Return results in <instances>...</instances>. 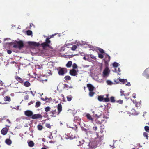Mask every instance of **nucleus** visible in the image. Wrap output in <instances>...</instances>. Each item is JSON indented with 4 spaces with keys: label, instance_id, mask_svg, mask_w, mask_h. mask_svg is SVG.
<instances>
[{
    "label": "nucleus",
    "instance_id": "46",
    "mask_svg": "<svg viewBox=\"0 0 149 149\" xmlns=\"http://www.w3.org/2000/svg\"><path fill=\"white\" fill-rule=\"evenodd\" d=\"M29 98V96L28 95H27L24 97V99L25 100H28Z\"/></svg>",
    "mask_w": 149,
    "mask_h": 149
},
{
    "label": "nucleus",
    "instance_id": "2",
    "mask_svg": "<svg viewBox=\"0 0 149 149\" xmlns=\"http://www.w3.org/2000/svg\"><path fill=\"white\" fill-rule=\"evenodd\" d=\"M62 111V106L61 104H59L57 106V111L56 109H53L51 110L49 114L51 117H55L58 115Z\"/></svg>",
    "mask_w": 149,
    "mask_h": 149
},
{
    "label": "nucleus",
    "instance_id": "49",
    "mask_svg": "<svg viewBox=\"0 0 149 149\" xmlns=\"http://www.w3.org/2000/svg\"><path fill=\"white\" fill-rule=\"evenodd\" d=\"M93 129L95 131H96L97 129V127L96 126H95L94 127H93Z\"/></svg>",
    "mask_w": 149,
    "mask_h": 149
},
{
    "label": "nucleus",
    "instance_id": "7",
    "mask_svg": "<svg viewBox=\"0 0 149 149\" xmlns=\"http://www.w3.org/2000/svg\"><path fill=\"white\" fill-rule=\"evenodd\" d=\"M33 112L30 110H28L24 112V114L25 116L31 118L33 115Z\"/></svg>",
    "mask_w": 149,
    "mask_h": 149
},
{
    "label": "nucleus",
    "instance_id": "32",
    "mask_svg": "<svg viewBox=\"0 0 149 149\" xmlns=\"http://www.w3.org/2000/svg\"><path fill=\"white\" fill-rule=\"evenodd\" d=\"M113 67L116 68L118 67V64L116 62H114L113 64Z\"/></svg>",
    "mask_w": 149,
    "mask_h": 149
},
{
    "label": "nucleus",
    "instance_id": "3",
    "mask_svg": "<svg viewBox=\"0 0 149 149\" xmlns=\"http://www.w3.org/2000/svg\"><path fill=\"white\" fill-rule=\"evenodd\" d=\"M13 47L15 48H18L21 50L24 47H27V46L24 44L23 41L20 40L19 41H16L13 43Z\"/></svg>",
    "mask_w": 149,
    "mask_h": 149
},
{
    "label": "nucleus",
    "instance_id": "34",
    "mask_svg": "<svg viewBox=\"0 0 149 149\" xmlns=\"http://www.w3.org/2000/svg\"><path fill=\"white\" fill-rule=\"evenodd\" d=\"M143 135L147 139H148V134L146 132H144L143 133Z\"/></svg>",
    "mask_w": 149,
    "mask_h": 149
},
{
    "label": "nucleus",
    "instance_id": "53",
    "mask_svg": "<svg viewBox=\"0 0 149 149\" xmlns=\"http://www.w3.org/2000/svg\"><path fill=\"white\" fill-rule=\"evenodd\" d=\"M126 85L128 86H131V84L130 82H128L126 84Z\"/></svg>",
    "mask_w": 149,
    "mask_h": 149
},
{
    "label": "nucleus",
    "instance_id": "60",
    "mask_svg": "<svg viewBox=\"0 0 149 149\" xmlns=\"http://www.w3.org/2000/svg\"><path fill=\"white\" fill-rule=\"evenodd\" d=\"M78 117H75V118H74V120H75V121H76V120H77L78 119Z\"/></svg>",
    "mask_w": 149,
    "mask_h": 149
},
{
    "label": "nucleus",
    "instance_id": "23",
    "mask_svg": "<svg viewBox=\"0 0 149 149\" xmlns=\"http://www.w3.org/2000/svg\"><path fill=\"white\" fill-rule=\"evenodd\" d=\"M72 88V86H69L68 85L65 84H64V86L63 87V88L67 89V90H68V88Z\"/></svg>",
    "mask_w": 149,
    "mask_h": 149
},
{
    "label": "nucleus",
    "instance_id": "42",
    "mask_svg": "<svg viewBox=\"0 0 149 149\" xmlns=\"http://www.w3.org/2000/svg\"><path fill=\"white\" fill-rule=\"evenodd\" d=\"M46 101L47 102H49L50 101H51L52 100V99L51 98H48L46 97Z\"/></svg>",
    "mask_w": 149,
    "mask_h": 149
},
{
    "label": "nucleus",
    "instance_id": "54",
    "mask_svg": "<svg viewBox=\"0 0 149 149\" xmlns=\"http://www.w3.org/2000/svg\"><path fill=\"white\" fill-rule=\"evenodd\" d=\"M30 93L33 96H35V94H34L33 93V91H30Z\"/></svg>",
    "mask_w": 149,
    "mask_h": 149
},
{
    "label": "nucleus",
    "instance_id": "40",
    "mask_svg": "<svg viewBox=\"0 0 149 149\" xmlns=\"http://www.w3.org/2000/svg\"><path fill=\"white\" fill-rule=\"evenodd\" d=\"M45 126L49 129H50L51 128V126L50 124L49 123H46L45 124Z\"/></svg>",
    "mask_w": 149,
    "mask_h": 149
},
{
    "label": "nucleus",
    "instance_id": "13",
    "mask_svg": "<svg viewBox=\"0 0 149 149\" xmlns=\"http://www.w3.org/2000/svg\"><path fill=\"white\" fill-rule=\"evenodd\" d=\"M109 69L108 67H106L103 71V73L104 76H106L109 73Z\"/></svg>",
    "mask_w": 149,
    "mask_h": 149
},
{
    "label": "nucleus",
    "instance_id": "12",
    "mask_svg": "<svg viewBox=\"0 0 149 149\" xmlns=\"http://www.w3.org/2000/svg\"><path fill=\"white\" fill-rule=\"evenodd\" d=\"M15 79L18 82H19L21 83H22L23 82V79L20 78V77H19L18 76H15Z\"/></svg>",
    "mask_w": 149,
    "mask_h": 149
},
{
    "label": "nucleus",
    "instance_id": "38",
    "mask_svg": "<svg viewBox=\"0 0 149 149\" xmlns=\"http://www.w3.org/2000/svg\"><path fill=\"white\" fill-rule=\"evenodd\" d=\"M26 33L28 35H30L32 34V32L31 31L28 30L26 31Z\"/></svg>",
    "mask_w": 149,
    "mask_h": 149
},
{
    "label": "nucleus",
    "instance_id": "6",
    "mask_svg": "<svg viewBox=\"0 0 149 149\" xmlns=\"http://www.w3.org/2000/svg\"><path fill=\"white\" fill-rule=\"evenodd\" d=\"M142 75L147 79L149 78V68L145 69L143 72Z\"/></svg>",
    "mask_w": 149,
    "mask_h": 149
},
{
    "label": "nucleus",
    "instance_id": "17",
    "mask_svg": "<svg viewBox=\"0 0 149 149\" xmlns=\"http://www.w3.org/2000/svg\"><path fill=\"white\" fill-rule=\"evenodd\" d=\"M68 139H72L75 138L74 135H73L72 134L71 132H70L68 135Z\"/></svg>",
    "mask_w": 149,
    "mask_h": 149
},
{
    "label": "nucleus",
    "instance_id": "31",
    "mask_svg": "<svg viewBox=\"0 0 149 149\" xmlns=\"http://www.w3.org/2000/svg\"><path fill=\"white\" fill-rule=\"evenodd\" d=\"M89 95L90 97H92L95 94V93L93 91H89Z\"/></svg>",
    "mask_w": 149,
    "mask_h": 149
},
{
    "label": "nucleus",
    "instance_id": "33",
    "mask_svg": "<svg viewBox=\"0 0 149 149\" xmlns=\"http://www.w3.org/2000/svg\"><path fill=\"white\" fill-rule=\"evenodd\" d=\"M144 129L145 131L148 132H149V127L146 126L144 127Z\"/></svg>",
    "mask_w": 149,
    "mask_h": 149
},
{
    "label": "nucleus",
    "instance_id": "44",
    "mask_svg": "<svg viewBox=\"0 0 149 149\" xmlns=\"http://www.w3.org/2000/svg\"><path fill=\"white\" fill-rule=\"evenodd\" d=\"M98 57L101 59H102L103 58L104 56L103 55L101 54H98Z\"/></svg>",
    "mask_w": 149,
    "mask_h": 149
},
{
    "label": "nucleus",
    "instance_id": "5",
    "mask_svg": "<svg viewBox=\"0 0 149 149\" xmlns=\"http://www.w3.org/2000/svg\"><path fill=\"white\" fill-rule=\"evenodd\" d=\"M58 72L60 75L63 76L67 72V69L65 68H60Z\"/></svg>",
    "mask_w": 149,
    "mask_h": 149
},
{
    "label": "nucleus",
    "instance_id": "36",
    "mask_svg": "<svg viewBox=\"0 0 149 149\" xmlns=\"http://www.w3.org/2000/svg\"><path fill=\"white\" fill-rule=\"evenodd\" d=\"M103 97L101 96L98 97V100L99 101H102L103 100Z\"/></svg>",
    "mask_w": 149,
    "mask_h": 149
},
{
    "label": "nucleus",
    "instance_id": "27",
    "mask_svg": "<svg viewBox=\"0 0 149 149\" xmlns=\"http://www.w3.org/2000/svg\"><path fill=\"white\" fill-rule=\"evenodd\" d=\"M66 97L67 99V100L68 101H71L73 98L72 96L71 95L67 96Z\"/></svg>",
    "mask_w": 149,
    "mask_h": 149
},
{
    "label": "nucleus",
    "instance_id": "18",
    "mask_svg": "<svg viewBox=\"0 0 149 149\" xmlns=\"http://www.w3.org/2000/svg\"><path fill=\"white\" fill-rule=\"evenodd\" d=\"M72 64V62L71 61H69L66 65V66L67 68L70 67Z\"/></svg>",
    "mask_w": 149,
    "mask_h": 149
},
{
    "label": "nucleus",
    "instance_id": "58",
    "mask_svg": "<svg viewBox=\"0 0 149 149\" xmlns=\"http://www.w3.org/2000/svg\"><path fill=\"white\" fill-rule=\"evenodd\" d=\"M32 25H33V24L32 23L30 24V26H29L30 28H31L32 27Z\"/></svg>",
    "mask_w": 149,
    "mask_h": 149
},
{
    "label": "nucleus",
    "instance_id": "61",
    "mask_svg": "<svg viewBox=\"0 0 149 149\" xmlns=\"http://www.w3.org/2000/svg\"><path fill=\"white\" fill-rule=\"evenodd\" d=\"M107 97H108L109 95L108 94H106L105 95Z\"/></svg>",
    "mask_w": 149,
    "mask_h": 149
},
{
    "label": "nucleus",
    "instance_id": "50",
    "mask_svg": "<svg viewBox=\"0 0 149 149\" xmlns=\"http://www.w3.org/2000/svg\"><path fill=\"white\" fill-rule=\"evenodd\" d=\"M7 53L9 54H10L12 53V51L10 50H7Z\"/></svg>",
    "mask_w": 149,
    "mask_h": 149
},
{
    "label": "nucleus",
    "instance_id": "62",
    "mask_svg": "<svg viewBox=\"0 0 149 149\" xmlns=\"http://www.w3.org/2000/svg\"><path fill=\"white\" fill-rule=\"evenodd\" d=\"M41 149H47L45 147H42Z\"/></svg>",
    "mask_w": 149,
    "mask_h": 149
},
{
    "label": "nucleus",
    "instance_id": "57",
    "mask_svg": "<svg viewBox=\"0 0 149 149\" xmlns=\"http://www.w3.org/2000/svg\"><path fill=\"white\" fill-rule=\"evenodd\" d=\"M106 54L107 56L108 57L109 60H109H110V56L109 55H108L107 54Z\"/></svg>",
    "mask_w": 149,
    "mask_h": 149
},
{
    "label": "nucleus",
    "instance_id": "20",
    "mask_svg": "<svg viewBox=\"0 0 149 149\" xmlns=\"http://www.w3.org/2000/svg\"><path fill=\"white\" fill-rule=\"evenodd\" d=\"M29 146L30 147H32L34 146V143L33 141H31L29 142H28Z\"/></svg>",
    "mask_w": 149,
    "mask_h": 149
},
{
    "label": "nucleus",
    "instance_id": "30",
    "mask_svg": "<svg viewBox=\"0 0 149 149\" xmlns=\"http://www.w3.org/2000/svg\"><path fill=\"white\" fill-rule=\"evenodd\" d=\"M72 67L73 68L72 69H74V70H75L77 68V65L76 64L74 63L73 64Z\"/></svg>",
    "mask_w": 149,
    "mask_h": 149
},
{
    "label": "nucleus",
    "instance_id": "41",
    "mask_svg": "<svg viewBox=\"0 0 149 149\" xmlns=\"http://www.w3.org/2000/svg\"><path fill=\"white\" fill-rule=\"evenodd\" d=\"M98 50L101 53L103 54L104 53V51L102 49L100 48L98 49Z\"/></svg>",
    "mask_w": 149,
    "mask_h": 149
},
{
    "label": "nucleus",
    "instance_id": "1",
    "mask_svg": "<svg viewBox=\"0 0 149 149\" xmlns=\"http://www.w3.org/2000/svg\"><path fill=\"white\" fill-rule=\"evenodd\" d=\"M97 137L95 139V141L96 143H94L95 142H90L89 145L90 149H94L97 147V143H99L101 142L103 139V135L102 134L99 135V133H96Z\"/></svg>",
    "mask_w": 149,
    "mask_h": 149
},
{
    "label": "nucleus",
    "instance_id": "19",
    "mask_svg": "<svg viewBox=\"0 0 149 149\" xmlns=\"http://www.w3.org/2000/svg\"><path fill=\"white\" fill-rule=\"evenodd\" d=\"M31 85V84L28 81H26L24 83V86L26 87H29Z\"/></svg>",
    "mask_w": 149,
    "mask_h": 149
},
{
    "label": "nucleus",
    "instance_id": "59",
    "mask_svg": "<svg viewBox=\"0 0 149 149\" xmlns=\"http://www.w3.org/2000/svg\"><path fill=\"white\" fill-rule=\"evenodd\" d=\"M42 140L44 142H45V138H42Z\"/></svg>",
    "mask_w": 149,
    "mask_h": 149
},
{
    "label": "nucleus",
    "instance_id": "52",
    "mask_svg": "<svg viewBox=\"0 0 149 149\" xmlns=\"http://www.w3.org/2000/svg\"><path fill=\"white\" fill-rule=\"evenodd\" d=\"M3 82L1 81L0 80V85L1 86H3Z\"/></svg>",
    "mask_w": 149,
    "mask_h": 149
},
{
    "label": "nucleus",
    "instance_id": "63",
    "mask_svg": "<svg viewBox=\"0 0 149 149\" xmlns=\"http://www.w3.org/2000/svg\"><path fill=\"white\" fill-rule=\"evenodd\" d=\"M75 127H76V129H75V130H77V126L76 125H75Z\"/></svg>",
    "mask_w": 149,
    "mask_h": 149
},
{
    "label": "nucleus",
    "instance_id": "39",
    "mask_svg": "<svg viewBox=\"0 0 149 149\" xmlns=\"http://www.w3.org/2000/svg\"><path fill=\"white\" fill-rule=\"evenodd\" d=\"M77 48V46L75 45H73L71 48V49L72 50L74 51L76 50V48Z\"/></svg>",
    "mask_w": 149,
    "mask_h": 149
},
{
    "label": "nucleus",
    "instance_id": "28",
    "mask_svg": "<svg viewBox=\"0 0 149 149\" xmlns=\"http://www.w3.org/2000/svg\"><path fill=\"white\" fill-rule=\"evenodd\" d=\"M50 107L49 106H47L45 108V110L46 112H48L50 111Z\"/></svg>",
    "mask_w": 149,
    "mask_h": 149
},
{
    "label": "nucleus",
    "instance_id": "10",
    "mask_svg": "<svg viewBox=\"0 0 149 149\" xmlns=\"http://www.w3.org/2000/svg\"><path fill=\"white\" fill-rule=\"evenodd\" d=\"M70 75L72 76H75L77 74V72L76 70L72 69L70 71Z\"/></svg>",
    "mask_w": 149,
    "mask_h": 149
},
{
    "label": "nucleus",
    "instance_id": "15",
    "mask_svg": "<svg viewBox=\"0 0 149 149\" xmlns=\"http://www.w3.org/2000/svg\"><path fill=\"white\" fill-rule=\"evenodd\" d=\"M8 130L6 127L3 128L1 130V133L3 135H5L7 133Z\"/></svg>",
    "mask_w": 149,
    "mask_h": 149
},
{
    "label": "nucleus",
    "instance_id": "9",
    "mask_svg": "<svg viewBox=\"0 0 149 149\" xmlns=\"http://www.w3.org/2000/svg\"><path fill=\"white\" fill-rule=\"evenodd\" d=\"M114 81L116 83H118L119 82V81L123 83V84H125L126 82H127V79H121L120 78H118L116 80H115Z\"/></svg>",
    "mask_w": 149,
    "mask_h": 149
},
{
    "label": "nucleus",
    "instance_id": "14",
    "mask_svg": "<svg viewBox=\"0 0 149 149\" xmlns=\"http://www.w3.org/2000/svg\"><path fill=\"white\" fill-rule=\"evenodd\" d=\"M87 86L88 88L89 91H93L94 88V87L90 84H87Z\"/></svg>",
    "mask_w": 149,
    "mask_h": 149
},
{
    "label": "nucleus",
    "instance_id": "26",
    "mask_svg": "<svg viewBox=\"0 0 149 149\" xmlns=\"http://www.w3.org/2000/svg\"><path fill=\"white\" fill-rule=\"evenodd\" d=\"M41 103L40 101H37L36 103L35 107L37 108L40 106Z\"/></svg>",
    "mask_w": 149,
    "mask_h": 149
},
{
    "label": "nucleus",
    "instance_id": "4",
    "mask_svg": "<svg viewBox=\"0 0 149 149\" xmlns=\"http://www.w3.org/2000/svg\"><path fill=\"white\" fill-rule=\"evenodd\" d=\"M50 38H47L46 39L45 42L42 43L40 45L42 46L43 49L46 47H49V44L51 43V41L49 39Z\"/></svg>",
    "mask_w": 149,
    "mask_h": 149
},
{
    "label": "nucleus",
    "instance_id": "47",
    "mask_svg": "<svg viewBox=\"0 0 149 149\" xmlns=\"http://www.w3.org/2000/svg\"><path fill=\"white\" fill-rule=\"evenodd\" d=\"M34 103V101H31L28 103V105H30L33 104Z\"/></svg>",
    "mask_w": 149,
    "mask_h": 149
},
{
    "label": "nucleus",
    "instance_id": "8",
    "mask_svg": "<svg viewBox=\"0 0 149 149\" xmlns=\"http://www.w3.org/2000/svg\"><path fill=\"white\" fill-rule=\"evenodd\" d=\"M42 116L40 114H33L32 117H31V118L33 119H38L40 118H42Z\"/></svg>",
    "mask_w": 149,
    "mask_h": 149
},
{
    "label": "nucleus",
    "instance_id": "25",
    "mask_svg": "<svg viewBox=\"0 0 149 149\" xmlns=\"http://www.w3.org/2000/svg\"><path fill=\"white\" fill-rule=\"evenodd\" d=\"M110 101L112 103H114L115 102V97L113 96H111L110 98Z\"/></svg>",
    "mask_w": 149,
    "mask_h": 149
},
{
    "label": "nucleus",
    "instance_id": "45",
    "mask_svg": "<svg viewBox=\"0 0 149 149\" xmlns=\"http://www.w3.org/2000/svg\"><path fill=\"white\" fill-rule=\"evenodd\" d=\"M117 102L121 104L123 103V101L122 100H119L116 101Z\"/></svg>",
    "mask_w": 149,
    "mask_h": 149
},
{
    "label": "nucleus",
    "instance_id": "29",
    "mask_svg": "<svg viewBox=\"0 0 149 149\" xmlns=\"http://www.w3.org/2000/svg\"><path fill=\"white\" fill-rule=\"evenodd\" d=\"M64 78L67 81V80H70L71 79V77L70 76H66Z\"/></svg>",
    "mask_w": 149,
    "mask_h": 149
},
{
    "label": "nucleus",
    "instance_id": "55",
    "mask_svg": "<svg viewBox=\"0 0 149 149\" xmlns=\"http://www.w3.org/2000/svg\"><path fill=\"white\" fill-rule=\"evenodd\" d=\"M41 99L42 100H43V101H46V98H42V97L41 98Z\"/></svg>",
    "mask_w": 149,
    "mask_h": 149
},
{
    "label": "nucleus",
    "instance_id": "21",
    "mask_svg": "<svg viewBox=\"0 0 149 149\" xmlns=\"http://www.w3.org/2000/svg\"><path fill=\"white\" fill-rule=\"evenodd\" d=\"M5 142L8 145H10L12 143V141L10 139H7L5 140Z\"/></svg>",
    "mask_w": 149,
    "mask_h": 149
},
{
    "label": "nucleus",
    "instance_id": "56",
    "mask_svg": "<svg viewBox=\"0 0 149 149\" xmlns=\"http://www.w3.org/2000/svg\"><path fill=\"white\" fill-rule=\"evenodd\" d=\"M6 121L8 122L9 124H10L11 122L9 119H7Z\"/></svg>",
    "mask_w": 149,
    "mask_h": 149
},
{
    "label": "nucleus",
    "instance_id": "22",
    "mask_svg": "<svg viewBox=\"0 0 149 149\" xmlns=\"http://www.w3.org/2000/svg\"><path fill=\"white\" fill-rule=\"evenodd\" d=\"M4 100L5 101H10L11 100L9 96H6L4 98Z\"/></svg>",
    "mask_w": 149,
    "mask_h": 149
},
{
    "label": "nucleus",
    "instance_id": "11",
    "mask_svg": "<svg viewBox=\"0 0 149 149\" xmlns=\"http://www.w3.org/2000/svg\"><path fill=\"white\" fill-rule=\"evenodd\" d=\"M28 44L30 45H33L35 46H38L40 44L38 43H36L34 42H28Z\"/></svg>",
    "mask_w": 149,
    "mask_h": 149
},
{
    "label": "nucleus",
    "instance_id": "24",
    "mask_svg": "<svg viewBox=\"0 0 149 149\" xmlns=\"http://www.w3.org/2000/svg\"><path fill=\"white\" fill-rule=\"evenodd\" d=\"M43 126L40 125V124L37 126L38 129L40 131H41L43 129Z\"/></svg>",
    "mask_w": 149,
    "mask_h": 149
},
{
    "label": "nucleus",
    "instance_id": "43",
    "mask_svg": "<svg viewBox=\"0 0 149 149\" xmlns=\"http://www.w3.org/2000/svg\"><path fill=\"white\" fill-rule=\"evenodd\" d=\"M106 82L108 85H111L112 84V82L111 81H110V80H107L106 81Z\"/></svg>",
    "mask_w": 149,
    "mask_h": 149
},
{
    "label": "nucleus",
    "instance_id": "51",
    "mask_svg": "<svg viewBox=\"0 0 149 149\" xmlns=\"http://www.w3.org/2000/svg\"><path fill=\"white\" fill-rule=\"evenodd\" d=\"M110 148H109V149H113V148H114V147L113 146H111V145L110 146Z\"/></svg>",
    "mask_w": 149,
    "mask_h": 149
},
{
    "label": "nucleus",
    "instance_id": "37",
    "mask_svg": "<svg viewBox=\"0 0 149 149\" xmlns=\"http://www.w3.org/2000/svg\"><path fill=\"white\" fill-rule=\"evenodd\" d=\"M124 91H123L122 89L120 90V96H125V94L124 93Z\"/></svg>",
    "mask_w": 149,
    "mask_h": 149
},
{
    "label": "nucleus",
    "instance_id": "48",
    "mask_svg": "<svg viewBox=\"0 0 149 149\" xmlns=\"http://www.w3.org/2000/svg\"><path fill=\"white\" fill-rule=\"evenodd\" d=\"M90 57L92 59H95V57L93 55H90Z\"/></svg>",
    "mask_w": 149,
    "mask_h": 149
},
{
    "label": "nucleus",
    "instance_id": "64",
    "mask_svg": "<svg viewBox=\"0 0 149 149\" xmlns=\"http://www.w3.org/2000/svg\"><path fill=\"white\" fill-rule=\"evenodd\" d=\"M54 36V35H52V36H51L50 37V38L49 37L48 38H52L53 37V36Z\"/></svg>",
    "mask_w": 149,
    "mask_h": 149
},
{
    "label": "nucleus",
    "instance_id": "16",
    "mask_svg": "<svg viewBox=\"0 0 149 149\" xmlns=\"http://www.w3.org/2000/svg\"><path fill=\"white\" fill-rule=\"evenodd\" d=\"M86 116L87 118L91 121V122H93V118L89 114H87Z\"/></svg>",
    "mask_w": 149,
    "mask_h": 149
},
{
    "label": "nucleus",
    "instance_id": "35",
    "mask_svg": "<svg viewBox=\"0 0 149 149\" xmlns=\"http://www.w3.org/2000/svg\"><path fill=\"white\" fill-rule=\"evenodd\" d=\"M103 100L105 102H108L110 101V99L108 97L104 98Z\"/></svg>",
    "mask_w": 149,
    "mask_h": 149
}]
</instances>
